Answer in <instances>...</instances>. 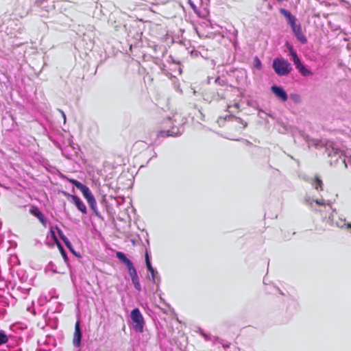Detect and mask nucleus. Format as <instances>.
Listing matches in <instances>:
<instances>
[{
  "instance_id": "16",
  "label": "nucleus",
  "mask_w": 351,
  "mask_h": 351,
  "mask_svg": "<svg viewBox=\"0 0 351 351\" xmlns=\"http://www.w3.org/2000/svg\"><path fill=\"white\" fill-rule=\"evenodd\" d=\"M253 66L257 70H261L262 69V63L257 56L254 58Z\"/></svg>"
},
{
  "instance_id": "31",
  "label": "nucleus",
  "mask_w": 351,
  "mask_h": 351,
  "mask_svg": "<svg viewBox=\"0 0 351 351\" xmlns=\"http://www.w3.org/2000/svg\"><path fill=\"white\" fill-rule=\"evenodd\" d=\"M146 263V266L147 267L148 265H151V262L150 261H147L145 262Z\"/></svg>"
},
{
  "instance_id": "8",
  "label": "nucleus",
  "mask_w": 351,
  "mask_h": 351,
  "mask_svg": "<svg viewBox=\"0 0 351 351\" xmlns=\"http://www.w3.org/2000/svg\"><path fill=\"white\" fill-rule=\"evenodd\" d=\"M29 213H31L32 215L36 217L40 222L46 227L47 226V221L45 219V217L44 215L41 213V211L38 209V207H32L31 209H29Z\"/></svg>"
},
{
  "instance_id": "28",
  "label": "nucleus",
  "mask_w": 351,
  "mask_h": 351,
  "mask_svg": "<svg viewBox=\"0 0 351 351\" xmlns=\"http://www.w3.org/2000/svg\"><path fill=\"white\" fill-rule=\"evenodd\" d=\"M147 261H150L149 254L147 252H146V254H145V262H147Z\"/></svg>"
},
{
  "instance_id": "21",
  "label": "nucleus",
  "mask_w": 351,
  "mask_h": 351,
  "mask_svg": "<svg viewBox=\"0 0 351 351\" xmlns=\"http://www.w3.org/2000/svg\"><path fill=\"white\" fill-rule=\"evenodd\" d=\"M159 135L162 137H166V136H172V134L170 133L169 130L167 131H160L159 132Z\"/></svg>"
},
{
  "instance_id": "30",
  "label": "nucleus",
  "mask_w": 351,
  "mask_h": 351,
  "mask_svg": "<svg viewBox=\"0 0 351 351\" xmlns=\"http://www.w3.org/2000/svg\"><path fill=\"white\" fill-rule=\"evenodd\" d=\"M51 234L53 237L56 238L55 232L53 230H51Z\"/></svg>"
},
{
  "instance_id": "15",
  "label": "nucleus",
  "mask_w": 351,
  "mask_h": 351,
  "mask_svg": "<svg viewBox=\"0 0 351 351\" xmlns=\"http://www.w3.org/2000/svg\"><path fill=\"white\" fill-rule=\"evenodd\" d=\"M289 49L290 53L293 58L292 60H293L294 64L295 65L296 64L299 63V62H300V60L298 58L296 52L293 49V47L290 46L289 47Z\"/></svg>"
},
{
  "instance_id": "3",
  "label": "nucleus",
  "mask_w": 351,
  "mask_h": 351,
  "mask_svg": "<svg viewBox=\"0 0 351 351\" xmlns=\"http://www.w3.org/2000/svg\"><path fill=\"white\" fill-rule=\"evenodd\" d=\"M272 67L276 73L280 76L287 75L292 71L291 64L284 58H275L273 61Z\"/></svg>"
},
{
  "instance_id": "25",
  "label": "nucleus",
  "mask_w": 351,
  "mask_h": 351,
  "mask_svg": "<svg viewBox=\"0 0 351 351\" xmlns=\"http://www.w3.org/2000/svg\"><path fill=\"white\" fill-rule=\"evenodd\" d=\"M64 244L66 245V246L71 249V247H72V245L71 243V242L69 241V239H66V241H64Z\"/></svg>"
},
{
  "instance_id": "1",
  "label": "nucleus",
  "mask_w": 351,
  "mask_h": 351,
  "mask_svg": "<svg viewBox=\"0 0 351 351\" xmlns=\"http://www.w3.org/2000/svg\"><path fill=\"white\" fill-rule=\"evenodd\" d=\"M116 256L122 263L125 265L135 289L138 291H140L141 289V284L136 270L132 262L129 258H128L125 254L122 252H117Z\"/></svg>"
},
{
  "instance_id": "17",
  "label": "nucleus",
  "mask_w": 351,
  "mask_h": 351,
  "mask_svg": "<svg viewBox=\"0 0 351 351\" xmlns=\"http://www.w3.org/2000/svg\"><path fill=\"white\" fill-rule=\"evenodd\" d=\"M8 338L4 332L0 331V345L7 343Z\"/></svg>"
},
{
  "instance_id": "9",
  "label": "nucleus",
  "mask_w": 351,
  "mask_h": 351,
  "mask_svg": "<svg viewBox=\"0 0 351 351\" xmlns=\"http://www.w3.org/2000/svg\"><path fill=\"white\" fill-rule=\"evenodd\" d=\"M72 202L75 204L77 209L83 214H86V207L83 202L77 196L72 197Z\"/></svg>"
},
{
  "instance_id": "12",
  "label": "nucleus",
  "mask_w": 351,
  "mask_h": 351,
  "mask_svg": "<svg viewBox=\"0 0 351 351\" xmlns=\"http://www.w3.org/2000/svg\"><path fill=\"white\" fill-rule=\"evenodd\" d=\"M87 202L90 208H91V210L94 212V213L97 216H99V213L97 210V202H96V200H95L94 196L93 197H91L90 199H88Z\"/></svg>"
},
{
  "instance_id": "13",
  "label": "nucleus",
  "mask_w": 351,
  "mask_h": 351,
  "mask_svg": "<svg viewBox=\"0 0 351 351\" xmlns=\"http://www.w3.org/2000/svg\"><path fill=\"white\" fill-rule=\"evenodd\" d=\"M80 191L82 193V194H83L84 198L86 199V201L93 197V195L91 193L89 188L84 184L82 186V188L80 189Z\"/></svg>"
},
{
  "instance_id": "27",
  "label": "nucleus",
  "mask_w": 351,
  "mask_h": 351,
  "mask_svg": "<svg viewBox=\"0 0 351 351\" xmlns=\"http://www.w3.org/2000/svg\"><path fill=\"white\" fill-rule=\"evenodd\" d=\"M147 270H148L149 272H152V271H153V269H154L152 267V265H148V266L147 267Z\"/></svg>"
},
{
  "instance_id": "4",
  "label": "nucleus",
  "mask_w": 351,
  "mask_h": 351,
  "mask_svg": "<svg viewBox=\"0 0 351 351\" xmlns=\"http://www.w3.org/2000/svg\"><path fill=\"white\" fill-rule=\"evenodd\" d=\"M131 319L134 330L136 332H143L144 319L138 308H134L131 312Z\"/></svg>"
},
{
  "instance_id": "6",
  "label": "nucleus",
  "mask_w": 351,
  "mask_h": 351,
  "mask_svg": "<svg viewBox=\"0 0 351 351\" xmlns=\"http://www.w3.org/2000/svg\"><path fill=\"white\" fill-rule=\"evenodd\" d=\"M82 331L80 326V322H77L75 325V332L73 338V344L75 347L78 348L81 344Z\"/></svg>"
},
{
  "instance_id": "2",
  "label": "nucleus",
  "mask_w": 351,
  "mask_h": 351,
  "mask_svg": "<svg viewBox=\"0 0 351 351\" xmlns=\"http://www.w3.org/2000/svg\"><path fill=\"white\" fill-rule=\"evenodd\" d=\"M280 13H282L287 18L294 33V35L298 38V40H300L302 44L306 43L307 39L302 32L300 24H296V18L292 15L289 11L285 9H281Z\"/></svg>"
},
{
  "instance_id": "10",
  "label": "nucleus",
  "mask_w": 351,
  "mask_h": 351,
  "mask_svg": "<svg viewBox=\"0 0 351 351\" xmlns=\"http://www.w3.org/2000/svg\"><path fill=\"white\" fill-rule=\"evenodd\" d=\"M147 144L145 141H137L133 144L132 147V150H134V152L136 153H140L142 151L145 150Z\"/></svg>"
},
{
  "instance_id": "22",
  "label": "nucleus",
  "mask_w": 351,
  "mask_h": 351,
  "mask_svg": "<svg viewBox=\"0 0 351 351\" xmlns=\"http://www.w3.org/2000/svg\"><path fill=\"white\" fill-rule=\"evenodd\" d=\"M151 276H152V280L156 282V274H158V272L155 270V269H153V271L152 272H149Z\"/></svg>"
},
{
  "instance_id": "32",
  "label": "nucleus",
  "mask_w": 351,
  "mask_h": 351,
  "mask_svg": "<svg viewBox=\"0 0 351 351\" xmlns=\"http://www.w3.org/2000/svg\"><path fill=\"white\" fill-rule=\"evenodd\" d=\"M32 313H33L34 315H36V312H35V311H34V308H32Z\"/></svg>"
},
{
  "instance_id": "7",
  "label": "nucleus",
  "mask_w": 351,
  "mask_h": 351,
  "mask_svg": "<svg viewBox=\"0 0 351 351\" xmlns=\"http://www.w3.org/2000/svg\"><path fill=\"white\" fill-rule=\"evenodd\" d=\"M272 93L282 101H286L288 99V96L285 90L280 86H272L271 87Z\"/></svg>"
},
{
  "instance_id": "14",
  "label": "nucleus",
  "mask_w": 351,
  "mask_h": 351,
  "mask_svg": "<svg viewBox=\"0 0 351 351\" xmlns=\"http://www.w3.org/2000/svg\"><path fill=\"white\" fill-rule=\"evenodd\" d=\"M322 184L323 182L322 180L319 178V176H316L315 177V182L313 184V186L314 187V189H316L317 191H323Z\"/></svg>"
},
{
  "instance_id": "19",
  "label": "nucleus",
  "mask_w": 351,
  "mask_h": 351,
  "mask_svg": "<svg viewBox=\"0 0 351 351\" xmlns=\"http://www.w3.org/2000/svg\"><path fill=\"white\" fill-rule=\"evenodd\" d=\"M69 181L72 183L73 184H74L77 189H78L79 190L82 188V186L84 185L83 184H82L80 182L76 180H74V179H69Z\"/></svg>"
},
{
  "instance_id": "18",
  "label": "nucleus",
  "mask_w": 351,
  "mask_h": 351,
  "mask_svg": "<svg viewBox=\"0 0 351 351\" xmlns=\"http://www.w3.org/2000/svg\"><path fill=\"white\" fill-rule=\"evenodd\" d=\"M290 98H291V99L293 102H295V103H296V104H298V103H300V102L301 101V97H300V96L299 95H298V94H291V95H290Z\"/></svg>"
},
{
  "instance_id": "26",
  "label": "nucleus",
  "mask_w": 351,
  "mask_h": 351,
  "mask_svg": "<svg viewBox=\"0 0 351 351\" xmlns=\"http://www.w3.org/2000/svg\"><path fill=\"white\" fill-rule=\"evenodd\" d=\"M59 247H60V252H61L62 255L64 258H66V252H65V251L64 250L63 247H62L60 245H59Z\"/></svg>"
},
{
  "instance_id": "24",
  "label": "nucleus",
  "mask_w": 351,
  "mask_h": 351,
  "mask_svg": "<svg viewBox=\"0 0 351 351\" xmlns=\"http://www.w3.org/2000/svg\"><path fill=\"white\" fill-rule=\"evenodd\" d=\"M315 202L316 203V204H317L319 206H324L325 205V202L324 200L316 199L315 201Z\"/></svg>"
},
{
  "instance_id": "20",
  "label": "nucleus",
  "mask_w": 351,
  "mask_h": 351,
  "mask_svg": "<svg viewBox=\"0 0 351 351\" xmlns=\"http://www.w3.org/2000/svg\"><path fill=\"white\" fill-rule=\"evenodd\" d=\"M56 230H58V234L60 239L63 241V242L68 239L67 237L63 234L62 231L59 228L56 227Z\"/></svg>"
},
{
  "instance_id": "11",
  "label": "nucleus",
  "mask_w": 351,
  "mask_h": 351,
  "mask_svg": "<svg viewBox=\"0 0 351 351\" xmlns=\"http://www.w3.org/2000/svg\"><path fill=\"white\" fill-rule=\"evenodd\" d=\"M295 67L303 76H310L313 75V73L306 69L301 61L295 64Z\"/></svg>"
},
{
  "instance_id": "29",
  "label": "nucleus",
  "mask_w": 351,
  "mask_h": 351,
  "mask_svg": "<svg viewBox=\"0 0 351 351\" xmlns=\"http://www.w3.org/2000/svg\"><path fill=\"white\" fill-rule=\"evenodd\" d=\"M117 156H118V158H119L122 162H124V158H123V156L121 155H118Z\"/></svg>"
},
{
  "instance_id": "5",
  "label": "nucleus",
  "mask_w": 351,
  "mask_h": 351,
  "mask_svg": "<svg viewBox=\"0 0 351 351\" xmlns=\"http://www.w3.org/2000/svg\"><path fill=\"white\" fill-rule=\"evenodd\" d=\"M228 121L231 123L234 128L237 129H244L247 126V123L244 122L241 118L234 117V116H228L226 118H219L217 120L218 123L221 125L223 122Z\"/></svg>"
},
{
  "instance_id": "23",
  "label": "nucleus",
  "mask_w": 351,
  "mask_h": 351,
  "mask_svg": "<svg viewBox=\"0 0 351 351\" xmlns=\"http://www.w3.org/2000/svg\"><path fill=\"white\" fill-rule=\"evenodd\" d=\"M62 193H63V195H64V196H66L68 199H71V200H72V197H75V195H71V194H69V193H67V192H64V191H63V192H62Z\"/></svg>"
}]
</instances>
